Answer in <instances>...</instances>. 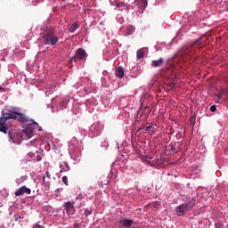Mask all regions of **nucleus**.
Returning <instances> with one entry per match:
<instances>
[{"label": "nucleus", "instance_id": "nucleus-1", "mask_svg": "<svg viewBox=\"0 0 228 228\" xmlns=\"http://www.w3.org/2000/svg\"><path fill=\"white\" fill-rule=\"evenodd\" d=\"M45 45H56L60 42V37L53 28H47L42 36Z\"/></svg>", "mask_w": 228, "mask_h": 228}, {"label": "nucleus", "instance_id": "nucleus-2", "mask_svg": "<svg viewBox=\"0 0 228 228\" xmlns=\"http://www.w3.org/2000/svg\"><path fill=\"white\" fill-rule=\"evenodd\" d=\"M194 47H196V49H200L201 47H204V44H202L200 38L195 41L191 45L183 48L182 56H183V58L187 60V61H190V59L193 58V53L195 52Z\"/></svg>", "mask_w": 228, "mask_h": 228}, {"label": "nucleus", "instance_id": "nucleus-3", "mask_svg": "<svg viewBox=\"0 0 228 228\" xmlns=\"http://www.w3.org/2000/svg\"><path fill=\"white\" fill-rule=\"evenodd\" d=\"M197 202L193 199H190L186 203L181 204L175 208V211L178 216H183L186 211H190V209H193V206H195Z\"/></svg>", "mask_w": 228, "mask_h": 228}, {"label": "nucleus", "instance_id": "nucleus-4", "mask_svg": "<svg viewBox=\"0 0 228 228\" xmlns=\"http://www.w3.org/2000/svg\"><path fill=\"white\" fill-rule=\"evenodd\" d=\"M10 118H12L15 120L17 118L13 113L5 112L3 113V117L0 118V131L2 133H4L6 134V131H8V127L6 126V121L10 120Z\"/></svg>", "mask_w": 228, "mask_h": 228}, {"label": "nucleus", "instance_id": "nucleus-5", "mask_svg": "<svg viewBox=\"0 0 228 228\" xmlns=\"http://www.w3.org/2000/svg\"><path fill=\"white\" fill-rule=\"evenodd\" d=\"M12 115H15L14 120L19 122H29V118L26 117L24 114L20 113V110L18 108H12L9 110Z\"/></svg>", "mask_w": 228, "mask_h": 228}, {"label": "nucleus", "instance_id": "nucleus-6", "mask_svg": "<svg viewBox=\"0 0 228 228\" xmlns=\"http://www.w3.org/2000/svg\"><path fill=\"white\" fill-rule=\"evenodd\" d=\"M35 127H37V123L32 121V123L27 125L25 129H23V134H25L27 140H29V138L33 136Z\"/></svg>", "mask_w": 228, "mask_h": 228}, {"label": "nucleus", "instance_id": "nucleus-7", "mask_svg": "<svg viewBox=\"0 0 228 228\" xmlns=\"http://www.w3.org/2000/svg\"><path fill=\"white\" fill-rule=\"evenodd\" d=\"M135 4H137V7H135L134 9L137 10L138 13H142L145 8H147V0H135L134 2Z\"/></svg>", "mask_w": 228, "mask_h": 228}, {"label": "nucleus", "instance_id": "nucleus-8", "mask_svg": "<svg viewBox=\"0 0 228 228\" xmlns=\"http://www.w3.org/2000/svg\"><path fill=\"white\" fill-rule=\"evenodd\" d=\"M140 131H142L143 133H147V134H154L156 131H158V126L156 125H150L148 126H142Z\"/></svg>", "mask_w": 228, "mask_h": 228}, {"label": "nucleus", "instance_id": "nucleus-9", "mask_svg": "<svg viewBox=\"0 0 228 228\" xmlns=\"http://www.w3.org/2000/svg\"><path fill=\"white\" fill-rule=\"evenodd\" d=\"M85 56H86V52L83 48H79L76 55L71 58V61H77V60H85Z\"/></svg>", "mask_w": 228, "mask_h": 228}, {"label": "nucleus", "instance_id": "nucleus-10", "mask_svg": "<svg viewBox=\"0 0 228 228\" xmlns=\"http://www.w3.org/2000/svg\"><path fill=\"white\" fill-rule=\"evenodd\" d=\"M24 193H27V195H30L31 194V189L26 187V185H23L17 191L14 192V195L16 197H20V195H24Z\"/></svg>", "mask_w": 228, "mask_h": 228}, {"label": "nucleus", "instance_id": "nucleus-11", "mask_svg": "<svg viewBox=\"0 0 228 228\" xmlns=\"http://www.w3.org/2000/svg\"><path fill=\"white\" fill-rule=\"evenodd\" d=\"M64 208L66 210L67 215H74L75 213V208H74V202H65L64 203Z\"/></svg>", "mask_w": 228, "mask_h": 228}, {"label": "nucleus", "instance_id": "nucleus-12", "mask_svg": "<svg viewBox=\"0 0 228 228\" xmlns=\"http://www.w3.org/2000/svg\"><path fill=\"white\" fill-rule=\"evenodd\" d=\"M133 224H134V221L131 220V219H122L119 221V224L121 227H131V225H133Z\"/></svg>", "mask_w": 228, "mask_h": 228}, {"label": "nucleus", "instance_id": "nucleus-13", "mask_svg": "<svg viewBox=\"0 0 228 228\" xmlns=\"http://www.w3.org/2000/svg\"><path fill=\"white\" fill-rule=\"evenodd\" d=\"M164 61H165L163 60V58H160L157 61H151V67H155V68L161 67V65H163Z\"/></svg>", "mask_w": 228, "mask_h": 228}, {"label": "nucleus", "instance_id": "nucleus-14", "mask_svg": "<svg viewBox=\"0 0 228 228\" xmlns=\"http://www.w3.org/2000/svg\"><path fill=\"white\" fill-rule=\"evenodd\" d=\"M115 74L117 77L122 78V77L124 76V69L120 66L118 67L115 70Z\"/></svg>", "mask_w": 228, "mask_h": 228}, {"label": "nucleus", "instance_id": "nucleus-15", "mask_svg": "<svg viewBox=\"0 0 228 228\" xmlns=\"http://www.w3.org/2000/svg\"><path fill=\"white\" fill-rule=\"evenodd\" d=\"M116 7L119 8L121 12H124V10H127V5L124 2L116 4Z\"/></svg>", "mask_w": 228, "mask_h": 228}, {"label": "nucleus", "instance_id": "nucleus-16", "mask_svg": "<svg viewBox=\"0 0 228 228\" xmlns=\"http://www.w3.org/2000/svg\"><path fill=\"white\" fill-rule=\"evenodd\" d=\"M77 28H79V25H77V23L72 24L69 28V33H74Z\"/></svg>", "mask_w": 228, "mask_h": 228}, {"label": "nucleus", "instance_id": "nucleus-17", "mask_svg": "<svg viewBox=\"0 0 228 228\" xmlns=\"http://www.w3.org/2000/svg\"><path fill=\"white\" fill-rule=\"evenodd\" d=\"M143 56H145V52H143L142 49H139V50L137 51V58H138L139 60H142V58H143Z\"/></svg>", "mask_w": 228, "mask_h": 228}, {"label": "nucleus", "instance_id": "nucleus-18", "mask_svg": "<svg viewBox=\"0 0 228 228\" xmlns=\"http://www.w3.org/2000/svg\"><path fill=\"white\" fill-rule=\"evenodd\" d=\"M127 35H133L134 33V27L129 25L126 28Z\"/></svg>", "mask_w": 228, "mask_h": 228}, {"label": "nucleus", "instance_id": "nucleus-19", "mask_svg": "<svg viewBox=\"0 0 228 228\" xmlns=\"http://www.w3.org/2000/svg\"><path fill=\"white\" fill-rule=\"evenodd\" d=\"M148 206H151V208H154V209H159V202L155 201L153 203L149 204Z\"/></svg>", "mask_w": 228, "mask_h": 228}, {"label": "nucleus", "instance_id": "nucleus-20", "mask_svg": "<svg viewBox=\"0 0 228 228\" xmlns=\"http://www.w3.org/2000/svg\"><path fill=\"white\" fill-rule=\"evenodd\" d=\"M8 136H9V142H12V143H17V142L13 138V134H12V132L8 133Z\"/></svg>", "mask_w": 228, "mask_h": 228}, {"label": "nucleus", "instance_id": "nucleus-21", "mask_svg": "<svg viewBox=\"0 0 228 228\" xmlns=\"http://www.w3.org/2000/svg\"><path fill=\"white\" fill-rule=\"evenodd\" d=\"M67 104H69V98H66V99L62 100V102L61 103V106L62 108H67Z\"/></svg>", "mask_w": 228, "mask_h": 228}, {"label": "nucleus", "instance_id": "nucleus-22", "mask_svg": "<svg viewBox=\"0 0 228 228\" xmlns=\"http://www.w3.org/2000/svg\"><path fill=\"white\" fill-rule=\"evenodd\" d=\"M62 183H64L66 186H69V178L67 176H63Z\"/></svg>", "mask_w": 228, "mask_h": 228}, {"label": "nucleus", "instance_id": "nucleus-23", "mask_svg": "<svg viewBox=\"0 0 228 228\" xmlns=\"http://www.w3.org/2000/svg\"><path fill=\"white\" fill-rule=\"evenodd\" d=\"M84 213H85V216H90V215H92V210L86 208Z\"/></svg>", "mask_w": 228, "mask_h": 228}, {"label": "nucleus", "instance_id": "nucleus-24", "mask_svg": "<svg viewBox=\"0 0 228 228\" xmlns=\"http://www.w3.org/2000/svg\"><path fill=\"white\" fill-rule=\"evenodd\" d=\"M210 111H212V113H215V111H216V105H212L210 107Z\"/></svg>", "mask_w": 228, "mask_h": 228}, {"label": "nucleus", "instance_id": "nucleus-25", "mask_svg": "<svg viewBox=\"0 0 228 228\" xmlns=\"http://www.w3.org/2000/svg\"><path fill=\"white\" fill-rule=\"evenodd\" d=\"M32 228H44L43 225L39 224L38 223L35 224Z\"/></svg>", "mask_w": 228, "mask_h": 228}, {"label": "nucleus", "instance_id": "nucleus-26", "mask_svg": "<svg viewBox=\"0 0 228 228\" xmlns=\"http://www.w3.org/2000/svg\"><path fill=\"white\" fill-rule=\"evenodd\" d=\"M69 170H70V167H69V165H65L64 168H63V171L64 172H69Z\"/></svg>", "mask_w": 228, "mask_h": 228}, {"label": "nucleus", "instance_id": "nucleus-27", "mask_svg": "<svg viewBox=\"0 0 228 228\" xmlns=\"http://www.w3.org/2000/svg\"><path fill=\"white\" fill-rule=\"evenodd\" d=\"M170 88H175V83L172 82L169 84Z\"/></svg>", "mask_w": 228, "mask_h": 228}, {"label": "nucleus", "instance_id": "nucleus-28", "mask_svg": "<svg viewBox=\"0 0 228 228\" xmlns=\"http://www.w3.org/2000/svg\"><path fill=\"white\" fill-rule=\"evenodd\" d=\"M73 228H81V225H79V224H75L73 225Z\"/></svg>", "mask_w": 228, "mask_h": 228}, {"label": "nucleus", "instance_id": "nucleus-29", "mask_svg": "<svg viewBox=\"0 0 228 228\" xmlns=\"http://www.w3.org/2000/svg\"><path fill=\"white\" fill-rule=\"evenodd\" d=\"M2 92H6V89L3 86H0V93H2Z\"/></svg>", "mask_w": 228, "mask_h": 228}, {"label": "nucleus", "instance_id": "nucleus-30", "mask_svg": "<svg viewBox=\"0 0 228 228\" xmlns=\"http://www.w3.org/2000/svg\"><path fill=\"white\" fill-rule=\"evenodd\" d=\"M14 218H15V220L17 221V220H19V218H21V217L15 216Z\"/></svg>", "mask_w": 228, "mask_h": 228}, {"label": "nucleus", "instance_id": "nucleus-31", "mask_svg": "<svg viewBox=\"0 0 228 228\" xmlns=\"http://www.w3.org/2000/svg\"><path fill=\"white\" fill-rule=\"evenodd\" d=\"M110 177H111V175H113V173L110 172V173H109V177H110Z\"/></svg>", "mask_w": 228, "mask_h": 228}, {"label": "nucleus", "instance_id": "nucleus-32", "mask_svg": "<svg viewBox=\"0 0 228 228\" xmlns=\"http://www.w3.org/2000/svg\"><path fill=\"white\" fill-rule=\"evenodd\" d=\"M46 175L47 177H51V175H49V172H46Z\"/></svg>", "mask_w": 228, "mask_h": 228}, {"label": "nucleus", "instance_id": "nucleus-33", "mask_svg": "<svg viewBox=\"0 0 228 228\" xmlns=\"http://www.w3.org/2000/svg\"><path fill=\"white\" fill-rule=\"evenodd\" d=\"M172 151H173V152H175V150H174V148H172Z\"/></svg>", "mask_w": 228, "mask_h": 228}, {"label": "nucleus", "instance_id": "nucleus-34", "mask_svg": "<svg viewBox=\"0 0 228 228\" xmlns=\"http://www.w3.org/2000/svg\"><path fill=\"white\" fill-rule=\"evenodd\" d=\"M52 1H54V0H52Z\"/></svg>", "mask_w": 228, "mask_h": 228}]
</instances>
